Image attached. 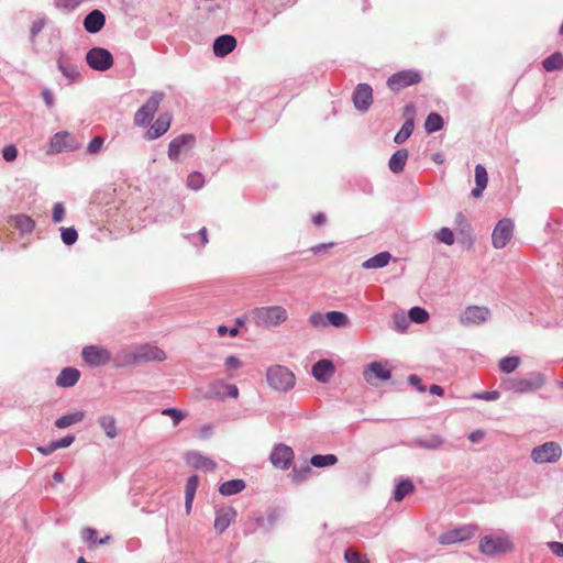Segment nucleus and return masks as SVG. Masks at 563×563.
<instances>
[{"label":"nucleus","mask_w":563,"mask_h":563,"mask_svg":"<svg viewBox=\"0 0 563 563\" xmlns=\"http://www.w3.org/2000/svg\"><path fill=\"white\" fill-rule=\"evenodd\" d=\"M545 383L544 374L531 372L526 377H505L501 379L500 387L503 390L514 394H529L539 390Z\"/></svg>","instance_id":"obj_1"},{"label":"nucleus","mask_w":563,"mask_h":563,"mask_svg":"<svg viewBox=\"0 0 563 563\" xmlns=\"http://www.w3.org/2000/svg\"><path fill=\"white\" fill-rule=\"evenodd\" d=\"M269 387L276 391L286 393L294 388L296 378L294 373L283 365H273L266 372Z\"/></svg>","instance_id":"obj_2"},{"label":"nucleus","mask_w":563,"mask_h":563,"mask_svg":"<svg viewBox=\"0 0 563 563\" xmlns=\"http://www.w3.org/2000/svg\"><path fill=\"white\" fill-rule=\"evenodd\" d=\"M257 325L277 327L287 320L288 313L282 306L255 308L251 312Z\"/></svg>","instance_id":"obj_3"},{"label":"nucleus","mask_w":563,"mask_h":563,"mask_svg":"<svg viewBox=\"0 0 563 563\" xmlns=\"http://www.w3.org/2000/svg\"><path fill=\"white\" fill-rule=\"evenodd\" d=\"M87 65L97 71H106L113 66L114 58L112 53L104 47L93 46L85 56Z\"/></svg>","instance_id":"obj_4"},{"label":"nucleus","mask_w":563,"mask_h":563,"mask_svg":"<svg viewBox=\"0 0 563 563\" xmlns=\"http://www.w3.org/2000/svg\"><path fill=\"white\" fill-rule=\"evenodd\" d=\"M81 357L90 367H101L112 361L111 352L107 347L97 344L84 346Z\"/></svg>","instance_id":"obj_5"},{"label":"nucleus","mask_w":563,"mask_h":563,"mask_svg":"<svg viewBox=\"0 0 563 563\" xmlns=\"http://www.w3.org/2000/svg\"><path fill=\"white\" fill-rule=\"evenodd\" d=\"M511 549V542L503 534H488L481 539L479 550L483 554L495 555Z\"/></svg>","instance_id":"obj_6"},{"label":"nucleus","mask_w":563,"mask_h":563,"mask_svg":"<svg viewBox=\"0 0 563 563\" xmlns=\"http://www.w3.org/2000/svg\"><path fill=\"white\" fill-rule=\"evenodd\" d=\"M80 148V143L68 131H59L55 133L49 140V150L52 154H59L63 152H75Z\"/></svg>","instance_id":"obj_7"},{"label":"nucleus","mask_w":563,"mask_h":563,"mask_svg":"<svg viewBox=\"0 0 563 563\" xmlns=\"http://www.w3.org/2000/svg\"><path fill=\"white\" fill-rule=\"evenodd\" d=\"M562 455V449L559 443L550 441L539 446H536L531 451V459L537 464L554 463Z\"/></svg>","instance_id":"obj_8"},{"label":"nucleus","mask_w":563,"mask_h":563,"mask_svg":"<svg viewBox=\"0 0 563 563\" xmlns=\"http://www.w3.org/2000/svg\"><path fill=\"white\" fill-rule=\"evenodd\" d=\"M421 81V75L419 71L413 69L401 70L393 74L387 79V86L393 91H400L404 88L419 84Z\"/></svg>","instance_id":"obj_9"},{"label":"nucleus","mask_w":563,"mask_h":563,"mask_svg":"<svg viewBox=\"0 0 563 563\" xmlns=\"http://www.w3.org/2000/svg\"><path fill=\"white\" fill-rule=\"evenodd\" d=\"M294 457L292 449L284 443H279L273 448L269 461L276 468L286 471L290 467Z\"/></svg>","instance_id":"obj_10"},{"label":"nucleus","mask_w":563,"mask_h":563,"mask_svg":"<svg viewBox=\"0 0 563 563\" xmlns=\"http://www.w3.org/2000/svg\"><path fill=\"white\" fill-rule=\"evenodd\" d=\"M514 222L508 219H501L495 227L492 234V242L495 249H503L507 245L514 234Z\"/></svg>","instance_id":"obj_11"},{"label":"nucleus","mask_w":563,"mask_h":563,"mask_svg":"<svg viewBox=\"0 0 563 563\" xmlns=\"http://www.w3.org/2000/svg\"><path fill=\"white\" fill-rule=\"evenodd\" d=\"M490 317V310L482 306H468L460 314V322L463 325H478Z\"/></svg>","instance_id":"obj_12"},{"label":"nucleus","mask_w":563,"mask_h":563,"mask_svg":"<svg viewBox=\"0 0 563 563\" xmlns=\"http://www.w3.org/2000/svg\"><path fill=\"white\" fill-rule=\"evenodd\" d=\"M115 367H126L141 362V345L122 347L112 358Z\"/></svg>","instance_id":"obj_13"},{"label":"nucleus","mask_w":563,"mask_h":563,"mask_svg":"<svg viewBox=\"0 0 563 563\" xmlns=\"http://www.w3.org/2000/svg\"><path fill=\"white\" fill-rule=\"evenodd\" d=\"M354 107L362 112L369 109L373 103V89L368 84H358L353 91Z\"/></svg>","instance_id":"obj_14"},{"label":"nucleus","mask_w":563,"mask_h":563,"mask_svg":"<svg viewBox=\"0 0 563 563\" xmlns=\"http://www.w3.org/2000/svg\"><path fill=\"white\" fill-rule=\"evenodd\" d=\"M476 532V528L472 526L460 527L450 531L442 533L439 537V542L441 544H453L456 542H462L472 538Z\"/></svg>","instance_id":"obj_15"},{"label":"nucleus","mask_w":563,"mask_h":563,"mask_svg":"<svg viewBox=\"0 0 563 563\" xmlns=\"http://www.w3.org/2000/svg\"><path fill=\"white\" fill-rule=\"evenodd\" d=\"M106 21V14L99 9H93L85 15L82 26L86 32L97 34L104 27Z\"/></svg>","instance_id":"obj_16"},{"label":"nucleus","mask_w":563,"mask_h":563,"mask_svg":"<svg viewBox=\"0 0 563 563\" xmlns=\"http://www.w3.org/2000/svg\"><path fill=\"white\" fill-rule=\"evenodd\" d=\"M195 144V136L192 134H183L173 139L168 145V157L172 161H177L183 151H188Z\"/></svg>","instance_id":"obj_17"},{"label":"nucleus","mask_w":563,"mask_h":563,"mask_svg":"<svg viewBox=\"0 0 563 563\" xmlns=\"http://www.w3.org/2000/svg\"><path fill=\"white\" fill-rule=\"evenodd\" d=\"M238 516L233 507H222L216 511L213 528L218 533H223Z\"/></svg>","instance_id":"obj_18"},{"label":"nucleus","mask_w":563,"mask_h":563,"mask_svg":"<svg viewBox=\"0 0 563 563\" xmlns=\"http://www.w3.org/2000/svg\"><path fill=\"white\" fill-rule=\"evenodd\" d=\"M172 123V114L164 112L155 120V122L147 129L144 136L148 140H156L164 135Z\"/></svg>","instance_id":"obj_19"},{"label":"nucleus","mask_w":563,"mask_h":563,"mask_svg":"<svg viewBox=\"0 0 563 563\" xmlns=\"http://www.w3.org/2000/svg\"><path fill=\"white\" fill-rule=\"evenodd\" d=\"M185 461L189 466L201 470L203 472H212L217 467L214 461L197 451L187 452L185 455Z\"/></svg>","instance_id":"obj_20"},{"label":"nucleus","mask_w":563,"mask_h":563,"mask_svg":"<svg viewBox=\"0 0 563 563\" xmlns=\"http://www.w3.org/2000/svg\"><path fill=\"white\" fill-rule=\"evenodd\" d=\"M58 70L66 77L70 82L76 81L80 77V71L70 57L65 53H59L56 62Z\"/></svg>","instance_id":"obj_21"},{"label":"nucleus","mask_w":563,"mask_h":563,"mask_svg":"<svg viewBox=\"0 0 563 563\" xmlns=\"http://www.w3.org/2000/svg\"><path fill=\"white\" fill-rule=\"evenodd\" d=\"M164 98L165 93L163 91L152 92L147 101L143 104V126L153 120Z\"/></svg>","instance_id":"obj_22"},{"label":"nucleus","mask_w":563,"mask_h":563,"mask_svg":"<svg viewBox=\"0 0 563 563\" xmlns=\"http://www.w3.org/2000/svg\"><path fill=\"white\" fill-rule=\"evenodd\" d=\"M81 373L73 366L64 367L55 379V384L60 388H71L80 379Z\"/></svg>","instance_id":"obj_23"},{"label":"nucleus","mask_w":563,"mask_h":563,"mask_svg":"<svg viewBox=\"0 0 563 563\" xmlns=\"http://www.w3.org/2000/svg\"><path fill=\"white\" fill-rule=\"evenodd\" d=\"M236 47V38L230 34L218 36L213 42V53L218 57L229 55Z\"/></svg>","instance_id":"obj_24"},{"label":"nucleus","mask_w":563,"mask_h":563,"mask_svg":"<svg viewBox=\"0 0 563 563\" xmlns=\"http://www.w3.org/2000/svg\"><path fill=\"white\" fill-rule=\"evenodd\" d=\"M334 365L329 360H320L312 366V376L321 383H328L334 374Z\"/></svg>","instance_id":"obj_25"},{"label":"nucleus","mask_w":563,"mask_h":563,"mask_svg":"<svg viewBox=\"0 0 563 563\" xmlns=\"http://www.w3.org/2000/svg\"><path fill=\"white\" fill-rule=\"evenodd\" d=\"M390 376V371L379 362H373L364 369V378L367 383H372L373 377L378 380H388Z\"/></svg>","instance_id":"obj_26"},{"label":"nucleus","mask_w":563,"mask_h":563,"mask_svg":"<svg viewBox=\"0 0 563 563\" xmlns=\"http://www.w3.org/2000/svg\"><path fill=\"white\" fill-rule=\"evenodd\" d=\"M84 419H85V411L77 410V411L65 413V415L58 417L55 420L54 426L57 429H66V428H69L70 426L81 422Z\"/></svg>","instance_id":"obj_27"},{"label":"nucleus","mask_w":563,"mask_h":563,"mask_svg":"<svg viewBox=\"0 0 563 563\" xmlns=\"http://www.w3.org/2000/svg\"><path fill=\"white\" fill-rule=\"evenodd\" d=\"M413 444L418 448L433 451L444 444V439L439 434H430L428 437L416 438Z\"/></svg>","instance_id":"obj_28"},{"label":"nucleus","mask_w":563,"mask_h":563,"mask_svg":"<svg viewBox=\"0 0 563 563\" xmlns=\"http://www.w3.org/2000/svg\"><path fill=\"white\" fill-rule=\"evenodd\" d=\"M167 358L164 350L155 344L143 343V363L146 362H163Z\"/></svg>","instance_id":"obj_29"},{"label":"nucleus","mask_w":563,"mask_h":563,"mask_svg":"<svg viewBox=\"0 0 563 563\" xmlns=\"http://www.w3.org/2000/svg\"><path fill=\"white\" fill-rule=\"evenodd\" d=\"M198 485H199V477L197 475H191L188 477V479L186 482V486H185V508H186L187 515H189L191 511L192 501H194Z\"/></svg>","instance_id":"obj_30"},{"label":"nucleus","mask_w":563,"mask_h":563,"mask_svg":"<svg viewBox=\"0 0 563 563\" xmlns=\"http://www.w3.org/2000/svg\"><path fill=\"white\" fill-rule=\"evenodd\" d=\"M408 151L406 148H400L396 151L388 162V167L394 174H399L404 170L407 159H408Z\"/></svg>","instance_id":"obj_31"},{"label":"nucleus","mask_w":563,"mask_h":563,"mask_svg":"<svg viewBox=\"0 0 563 563\" xmlns=\"http://www.w3.org/2000/svg\"><path fill=\"white\" fill-rule=\"evenodd\" d=\"M390 260L391 254L387 251H384L363 262L362 267L365 269L383 268L388 265Z\"/></svg>","instance_id":"obj_32"},{"label":"nucleus","mask_w":563,"mask_h":563,"mask_svg":"<svg viewBox=\"0 0 563 563\" xmlns=\"http://www.w3.org/2000/svg\"><path fill=\"white\" fill-rule=\"evenodd\" d=\"M100 428L109 439H114L118 434L117 420L111 415H102L98 419Z\"/></svg>","instance_id":"obj_33"},{"label":"nucleus","mask_w":563,"mask_h":563,"mask_svg":"<svg viewBox=\"0 0 563 563\" xmlns=\"http://www.w3.org/2000/svg\"><path fill=\"white\" fill-rule=\"evenodd\" d=\"M12 221L22 234L31 233L35 228V221L24 213L12 216Z\"/></svg>","instance_id":"obj_34"},{"label":"nucleus","mask_w":563,"mask_h":563,"mask_svg":"<svg viewBox=\"0 0 563 563\" xmlns=\"http://www.w3.org/2000/svg\"><path fill=\"white\" fill-rule=\"evenodd\" d=\"M243 479H231L220 485L219 492L223 496H231L241 493L245 488Z\"/></svg>","instance_id":"obj_35"},{"label":"nucleus","mask_w":563,"mask_h":563,"mask_svg":"<svg viewBox=\"0 0 563 563\" xmlns=\"http://www.w3.org/2000/svg\"><path fill=\"white\" fill-rule=\"evenodd\" d=\"M325 318L327 327L344 328L350 324L349 317L341 311H329L325 313Z\"/></svg>","instance_id":"obj_36"},{"label":"nucleus","mask_w":563,"mask_h":563,"mask_svg":"<svg viewBox=\"0 0 563 563\" xmlns=\"http://www.w3.org/2000/svg\"><path fill=\"white\" fill-rule=\"evenodd\" d=\"M415 129L413 119H407L401 125L400 130L396 133L394 137V142L397 144H402L406 140L410 137Z\"/></svg>","instance_id":"obj_37"},{"label":"nucleus","mask_w":563,"mask_h":563,"mask_svg":"<svg viewBox=\"0 0 563 563\" xmlns=\"http://www.w3.org/2000/svg\"><path fill=\"white\" fill-rule=\"evenodd\" d=\"M542 66L547 71H555L563 69V56L561 53H554L542 62Z\"/></svg>","instance_id":"obj_38"},{"label":"nucleus","mask_w":563,"mask_h":563,"mask_svg":"<svg viewBox=\"0 0 563 563\" xmlns=\"http://www.w3.org/2000/svg\"><path fill=\"white\" fill-rule=\"evenodd\" d=\"M443 128V119L442 117L437 112H431L426 121H424V129L428 133H434L440 131Z\"/></svg>","instance_id":"obj_39"},{"label":"nucleus","mask_w":563,"mask_h":563,"mask_svg":"<svg viewBox=\"0 0 563 563\" xmlns=\"http://www.w3.org/2000/svg\"><path fill=\"white\" fill-rule=\"evenodd\" d=\"M338 462V457L334 454H316L310 459L312 466L321 468L325 466H332Z\"/></svg>","instance_id":"obj_40"},{"label":"nucleus","mask_w":563,"mask_h":563,"mask_svg":"<svg viewBox=\"0 0 563 563\" xmlns=\"http://www.w3.org/2000/svg\"><path fill=\"white\" fill-rule=\"evenodd\" d=\"M415 486L410 479H402L398 483L394 492V499L401 501L408 494L413 490Z\"/></svg>","instance_id":"obj_41"},{"label":"nucleus","mask_w":563,"mask_h":563,"mask_svg":"<svg viewBox=\"0 0 563 563\" xmlns=\"http://www.w3.org/2000/svg\"><path fill=\"white\" fill-rule=\"evenodd\" d=\"M60 239L67 246L74 245L78 240V231L75 227H60Z\"/></svg>","instance_id":"obj_42"},{"label":"nucleus","mask_w":563,"mask_h":563,"mask_svg":"<svg viewBox=\"0 0 563 563\" xmlns=\"http://www.w3.org/2000/svg\"><path fill=\"white\" fill-rule=\"evenodd\" d=\"M47 23V19L45 14H40L36 20H34L30 27V41L31 43H35L36 36L43 31Z\"/></svg>","instance_id":"obj_43"},{"label":"nucleus","mask_w":563,"mask_h":563,"mask_svg":"<svg viewBox=\"0 0 563 563\" xmlns=\"http://www.w3.org/2000/svg\"><path fill=\"white\" fill-rule=\"evenodd\" d=\"M520 365L519 356H506L499 361V368L506 374L515 372Z\"/></svg>","instance_id":"obj_44"},{"label":"nucleus","mask_w":563,"mask_h":563,"mask_svg":"<svg viewBox=\"0 0 563 563\" xmlns=\"http://www.w3.org/2000/svg\"><path fill=\"white\" fill-rule=\"evenodd\" d=\"M81 540L87 544L88 549L96 548V541L98 539V531L92 527H85L81 532Z\"/></svg>","instance_id":"obj_45"},{"label":"nucleus","mask_w":563,"mask_h":563,"mask_svg":"<svg viewBox=\"0 0 563 563\" xmlns=\"http://www.w3.org/2000/svg\"><path fill=\"white\" fill-rule=\"evenodd\" d=\"M408 318H410V322L424 323L429 319V313L424 308L412 307L408 311Z\"/></svg>","instance_id":"obj_46"},{"label":"nucleus","mask_w":563,"mask_h":563,"mask_svg":"<svg viewBox=\"0 0 563 563\" xmlns=\"http://www.w3.org/2000/svg\"><path fill=\"white\" fill-rule=\"evenodd\" d=\"M394 328L399 332H405L410 325V318L404 312H397L393 317Z\"/></svg>","instance_id":"obj_47"},{"label":"nucleus","mask_w":563,"mask_h":563,"mask_svg":"<svg viewBox=\"0 0 563 563\" xmlns=\"http://www.w3.org/2000/svg\"><path fill=\"white\" fill-rule=\"evenodd\" d=\"M279 519V514L277 510H271L268 514H267V517L266 518H263V517H258L256 519V523L260 526V527H266L267 529H272L274 528V526L276 525V522L278 521Z\"/></svg>","instance_id":"obj_48"},{"label":"nucleus","mask_w":563,"mask_h":563,"mask_svg":"<svg viewBox=\"0 0 563 563\" xmlns=\"http://www.w3.org/2000/svg\"><path fill=\"white\" fill-rule=\"evenodd\" d=\"M203 185H205V177L201 173L192 172L191 174L188 175L187 186L190 189L199 190L203 187Z\"/></svg>","instance_id":"obj_49"},{"label":"nucleus","mask_w":563,"mask_h":563,"mask_svg":"<svg viewBox=\"0 0 563 563\" xmlns=\"http://www.w3.org/2000/svg\"><path fill=\"white\" fill-rule=\"evenodd\" d=\"M163 416H168L173 420V426L177 427L187 416L186 412L176 409V408H167L162 410Z\"/></svg>","instance_id":"obj_50"},{"label":"nucleus","mask_w":563,"mask_h":563,"mask_svg":"<svg viewBox=\"0 0 563 563\" xmlns=\"http://www.w3.org/2000/svg\"><path fill=\"white\" fill-rule=\"evenodd\" d=\"M103 143H104V139L102 136H100V135L93 136L89 141V143L86 147L87 153L91 154V155L98 154L101 151Z\"/></svg>","instance_id":"obj_51"},{"label":"nucleus","mask_w":563,"mask_h":563,"mask_svg":"<svg viewBox=\"0 0 563 563\" xmlns=\"http://www.w3.org/2000/svg\"><path fill=\"white\" fill-rule=\"evenodd\" d=\"M65 206L63 202H55L52 207V221L54 223H60L65 219Z\"/></svg>","instance_id":"obj_52"},{"label":"nucleus","mask_w":563,"mask_h":563,"mask_svg":"<svg viewBox=\"0 0 563 563\" xmlns=\"http://www.w3.org/2000/svg\"><path fill=\"white\" fill-rule=\"evenodd\" d=\"M435 238L438 239V241H440L446 245H452L454 243V234H453L452 230L449 228H441L437 232Z\"/></svg>","instance_id":"obj_53"},{"label":"nucleus","mask_w":563,"mask_h":563,"mask_svg":"<svg viewBox=\"0 0 563 563\" xmlns=\"http://www.w3.org/2000/svg\"><path fill=\"white\" fill-rule=\"evenodd\" d=\"M487 181H488V176H487L486 168L483 165L477 164L475 166V183H476V185H478V187H482V186L486 187Z\"/></svg>","instance_id":"obj_54"},{"label":"nucleus","mask_w":563,"mask_h":563,"mask_svg":"<svg viewBox=\"0 0 563 563\" xmlns=\"http://www.w3.org/2000/svg\"><path fill=\"white\" fill-rule=\"evenodd\" d=\"M347 563H369V561L358 552L347 549L344 553Z\"/></svg>","instance_id":"obj_55"},{"label":"nucleus","mask_w":563,"mask_h":563,"mask_svg":"<svg viewBox=\"0 0 563 563\" xmlns=\"http://www.w3.org/2000/svg\"><path fill=\"white\" fill-rule=\"evenodd\" d=\"M18 156V148L14 144H8L2 148V158L5 162H13Z\"/></svg>","instance_id":"obj_56"},{"label":"nucleus","mask_w":563,"mask_h":563,"mask_svg":"<svg viewBox=\"0 0 563 563\" xmlns=\"http://www.w3.org/2000/svg\"><path fill=\"white\" fill-rule=\"evenodd\" d=\"M310 472H311V468L308 465H305L301 468L294 467L291 475H292L295 482L300 483L307 478V476Z\"/></svg>","instance_id":"obj_57"},{"label":"nucleus","mask_w":563,"mask_h":563,"mask_svg":"<svg viewBox=\"0 0 563 563\" xmlns=\"http://www.w3.org/2000/svg\"><path fill=\"white\" fill-rule=\"evenodd\" d=\"M325 320H327L325 313L323 314L321 312H313L309 317V322L314 328H324V327H327Z\"/></svg>","instance_id":"obj_58"},{"label":"nucleus","mask_w":563,"mask_h":563,"mask_svg":"<svg viewBox=\"0 0 563 563\" xmlns=\"http://www.w3.org/2000/svg\"><path fill=\"white\" fill-rule=\"evenodd\" d=\"M76 440V437L75 434L73 433H68L59 439H56V440H53L57 450L58 449H66L68 446H70Z\"/></svg>","instance_id":"obj_59"},{"label":"nucleus","mask_w":563,"mask_h":563,"mask_svg":"<svg viewBox=\"0 0 563 563\" xmlns=\"http://www.w3.org/2000/svg\"><path fill=\"white\" fill-rule=\"evenodd\" d=\"M499 397H500V393L498 390L475 393L472 395V398H474V399H482V400H486V401H494V400H497Z\"/></svg>","instance_id":"obj_60"},{"label":"nucleus","mask_w":563,"mask_h":563,"mask_svg":"<svg viewBox=\"0 0 563 563\" xmlns=\"http://www.w3.org/2000/svg\"><path fill=\"white\" fill-rule=\"evenodd\" d=\"M84 0H56V7L66 11L75 10Z\"/></svg>","instance_id":"obj_61"},{"label":"nucleus","mask_w":563,"mask_h":563,"mask_svg":"<svg viewBox=\"0 0 563 563\" xmlns=\"http://www.w3.org/2000/svg\"><path fill=\"white\" fill-rule=\"evenodd\" d=\"M408 383L412 385L419 393H424L427 389L426 386L422 384L421 378L416 374H411L408 376Z\"/></svg>","instance_id":"obj_62"},{"label":"nucleus","mask_w":563,"mask_h":563,"mask_svg":"<svg viewBox=\"0 0 563 563\" xmlns=\"http://www.w3.org/2000/svg\"><path fill=\"white\" fill-rule=\"evenodd\" d=\"M136 482H137V478L134 476L133 479H132V486H131V489H130V498H131V504L133 506H139L140 504V500H139V489L140 487H136Z\"/></svg>","instance_id":"obj_63"},{"label":"nucleus","mask_w":563,"mask_h":563,"mask_svg":"<svg viewBox=\"0 0 563 563\" xmlns=\"http://www.w3.org/2000/svg\"><path fill=\"white\" fill-rule=\"evenodd\" d=\"M36 450L44 456L51 455L53 452L57 450L54 441L52 440L45 445H38Z\"/></svg>","instance_id":"obj_64"}]
</instances>
